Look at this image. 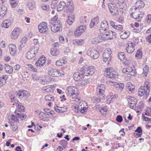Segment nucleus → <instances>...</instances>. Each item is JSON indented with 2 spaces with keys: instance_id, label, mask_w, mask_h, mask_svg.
<instances>
[{
  "instance_id": "obj_18",
  "label": "nucleus",
  "mask_w": 151,
  "mask_h": 151,
  "mask_svg": "<svg viewBox=\"0 0 151 151\" xmlns=\"http://www.w3.org/2000/svg\"><path fill=\"white\" fill-rule=\"evenodd\" d=\"M45 61V57L42 56L38 59L36 62L35 64L37 67H41L44 65Z\"/></svg>"
},
{
  "instance_id": "obj_55",
  "label": "nucleus",
  "mask_w": 151,
  "mask_h": 151,
  "mask_svg": "<svg viewBox=\"0 0 151 151\" xmlns=\"http://www.w3.org/2000/svg\"><path fill=\"white\" fill-rule=\"evenodd\" d=\"M85 105L86 106H87V105L84 104V106H83V104H82V106H81L80 108V112L82 113H83L84 112L86 111H87L88 107H85Z\"/></svg>"
},
{
  "instance_id": "obj_40",
  "label": "nucleus",
  "mask_w": 151,
  "mask_h": 151,
  "mask_svg": "<svg viewBox=\"0 0 151 151\" xmlns=\"http://www.w3.org/2000/svg\"><path fill=\"white\" fill-rule=\"evenodd\" d=\"M27 40V38L26 37H24L22 38L19 42L20 47L21 48L23 47L26 43Z\"/></svg>"
},
{
  "instance_id": "obj_19",
  "label": "nucleus",
  "mask_w": 151,
  "mask_h": 151,
  "mask_svg": "<svg viewBox=\"0 0 151 151\" xmlns=\"http://www.w3.org/2000/svg\"><path fill=\"white\" fill-rule=\"evenodd\" d=\"M54 85H48L42 87L41 91L43 92H52L54 91Z\"/></svg>"
},
{
  "instance_id": "obj_3",
  "label": "nucleus",
  "mask_w": 151,
  "mask_h": 151,
  "mask_svg": "<svg viewBox=\"0 0 151 151\" xmlns=\"http://www.w3.org/2000/svg\"><path fill=\"white\" fill-rule=\"evenodd\" d=\"M108 7L110 13L113 16H117L119 14L118 4L115 3H109Z\"/></svg>"
},
{
  "instance_id": "obj_11",
  "label": "nucleus",
  "mask_w": 151,
  "mask_h": 151,
  "mask_svg": "<svg viewBox=\"0 0 151 151\" xmlns=\"http://www.w3.org/2000/svg\"><path fill=\"white\" fill-rule=\"evenodd\" d=\"M149 92L150 90H146L143 86H141L139 89L138 94L140 96H143L146 98L149 95Z\"/></svg>"
},
{
  "instance_id": "obj_17",
  "label": "nucleus",
  "mask_w": 151,
  "mask_h": 151,
  "mask_svg": "<svg viewBox=\"0 0 151 151\" xmlns=\"http://www.w3.org/2000/svg\"><path fill=\"white\" fill-rule=\"evenodd\" d=\"M9 52L13 56L17 54V49L16 45L14 44H9L8 45Z\"/></svg>"
},
{
  "instance_id": "obj_30",
  "label": "nucleus",
  "mask_w": 151,
  "mask_h": 151,
  "mask_svg": "<svg viewBox=\"0 0 151 151\" xmlns=\"http://www.w3.org/2000/svg\"><path fill=\"white\" fill-rule=\"evenodd\" d=\"M134 135L136 137H141L142 132V130L140 127H138L135 131Z\"/></svg>"
},
{
  "instance_id": "obj_51",
  "label": "nucleus",
  "mask_w": 151,
  "mask_h": 151,
  "mask_svg": "<svg viewBox=\"0 0 151 151\" xmlns=\"http://www.w3.org/2000/svg\"><path fill=\"white\" fill-rule=\"evenodd\" d=\"M129 36V35L126 32H123L122 31L121 33L120 37L122 39H126Z\"/></svg>"
},
{
  "instance_id": "obj_37",
  "label": "nucleus",
  "mask_w": 151,
  "mask_h": 151,
  "mask_svg": "<svg viewBox=\"0 0 151 151\" xmlns=\"http://www.w3.org/2000/svg\"><path fill=\"white\" fill-rule=\"evenodd\" d=\"M84 43V40L83 39H76L73 41V44L76 45H81Z\"/></svg>"
},
{
  "instance_id": "obj_24",
  "label": "nucleus",
  "mask_w": 151,
  "mask_h": 151,
  "mask_svg": "<svg viewBox=\"0 0 151 151\" xmlns=\"http://www.w3.org/2000/svg\"><path fill=\"white\" fill-rule=\"evenodd\" d=\"M82 104L83 106H84V104L86 105V103L83 101H81L78 104V106L76 104H74L73 106V108L74 109V110L76 113H78L80 110L81 106H82Z\"/></svg>"
},
{
  "instance_id": "obj_35",
  "label": "nucleus",
  "mask_w": 151,
  "mask_h": 151,
  "mask_svg": "<svg viewBox=\"0 0 151 151\" xmlns=\"http://www.w3.org/2000/svg\"><path fill=\"white\" fill-rule=\"evenodd\" d=\"M7 8L6 6H3L1 9L0 7V17H3L6 13Z\"/></svg>"
},
{
  "instance_id": "obj_1",
  "label": "nucleus",
  "mask_w": 151,
  "mask_h": 151,
  "mask_svg": "<svg viewBox=\"0 0 151 151\" xmlns=\"http://www.w3.org/2000/svg\"><path fill=\"white\" fill-rule=\"evenodd\" d=\"M70 1H68L69 3ZM65 2L64 1H60L58 5L57 9L58 11H61L64 9V11L65 12L68 11L72 12L73 10V2L70 1V3L69 5H68L67 3V6H65Z\"/></svg>"
},
{
  "instance_id": "obj_16",
  "label": "nucleus",
  "mask_w": 151,
  "mask_h": 151,
  "mask_svg": "<svg viewBox=\"0 0 151 151\" xmlns=\"http://www.w3.org/2000/svg\"><path fill=\"white\" fill-rule=\"evenodd\" d=\"M17 102H15V103L13 104V105H15L16 106L17 109L15 111L16 113H17L18 112H22L24 111V110L25 109L24 107L22 106L21 103H20L19 101H17Z\"/></svg>"
},
{
  "instance_id": "obj_61",
  "label": "nucleus",
  "mask_w": 151,
  "mask_h": 151,
  "mask_svg": "<svg viewBox=\"0 0 151 151\" xmlns=\"http://www.w3.org/2000/svg\"><path fill=\"white\" fill-rule=\"evenodd\" d=\"M118 56L121 60H123L125 57L124 53L122 52L118 54Z\"/></svg>"
},
{
  "instance_id": "obj_7",
  "label": "nucleus",
  "mask_w": 151,
  "mask_h": 151,
  "mask_svg": "<svg viewBox=\"0 0 151 151\" xmlns=\"http://www.w3.org/2000/svg\"><path fill=\"white\" fill-rule=\"evenodd\" d=\"M86 29V26L85 25H80L76 28L74 32V35L75 36H80Z\"/></svg>"
},
{
  "instance_id": "obj_34",
  "label": "nucleus",
  "mask_w": 151,
  "mask_h": 151,
  "mask_svg": "<svg viewBox=\"0 0 151 151\" xmlns=\"http://www.w3.org/2000/svg\"><path fill=\"white\" fill-rule=\"evenodd\" d=\"M55 109L56 112H64L66 111V108L64 107H60L56 106L55 107Z\"/></svg>"
},
{
  "instance_id": "obj_50",
  "label": "nucleus",
  "mask_w": 151,
  "mask_h": 151,
  "mask_svg": "<svg viewBox=\"0 0 151 151\" xmlns=\"http://www.w3.org/2000/svg\"><path fill=\"white\" fill-rule=\"evenodd\" d=\"M145 110V115L147 116H151V108L149 107H146Z\"/></svg>"
},
{
  "instance_id": "obj_28",
  "label": "nucleus",
  "mask_w": 151,
  "mask_h": 151,
  "mask_svg": "<svg viewBox=\"0 0 151 151\" xmlns=\"http://www.w3.org/2000/svg\"><path fill=\"white\" fill-rule=\"evenodd\" d=\"M145 6V4L144 2L140 0L137 1L135 3V5L134 6L136 7V8H138V9L139 8H143Z\"/></svg>"
},
{
  "instance_id": "obj_23",
  "label": "nucleus",
  "mask_w": 151,
  "mask_h": 151,
  "mask_svg": "<svg viewBox=\"0 0 151 151\" xmlns=\"http://www.w3.org/2000/svg\"><path fill=\"white\" fill-rule=\"evenodd\" d=\"M113 34V31L109 30L108 29V31H107L103 35L105 37V40H108V39L110 40L113 38L112 35Z\"/></svg>"
},
{
  "instance_id": "obj_22",
  "label": "nucleus",
  "mask_w": 151,
  "mask_h": 151,
  "mask_svg": "<svg viewBox=\"0 0 151 151\" xmlns=\"http://www.w3.org/2000/svg\"><path fill=\"white\" fill-rule=\"evenodd\" d=\"M105 37L102 35H99L97 37H96L93 39L92 42L93 44H96L103 41H105Z\"/></svg>"
},
{
  "instance_id": "obj_62",
  "label": "nucleus",
  "mask_w": 151,
  "mask_h": 151,
  "mask_svg": "<svg viewBox=\"0 0 151 151\" xmlns=\"http://www.w3.org/2000/svg\"><path fill=\"white\" fill-rule=\"evenodd\" d=\"M124 87V85L123 83H117L116 86V88H119V89L122 91Z\"/></svg>"
},
{
  "instance_id": "obj_13",
  "label": "nucleus",
  "mask_w": 151,
  "mask_h": 151,
  "mask_svg": "<svg viewBox=\"0 0 151 151\" xmlns=\"http://www.w3.org/2000/svg\"><path fill=\"white\" fill-rule=\"evenodd\" d=\"M109 26L107 22L106 21H103L101 23V27L99 28L100 32L104 34L106 31L109 29Z\"/></svg>"
},
{
  "instance_id": "obj_38",
  "label": "nucleus",
  "mask_w": 151,
  "mask_h": 151,
  "mask_svg": "<svg viewBox=\"0 0 151 151\" xmlns=\"http://www.w3.org/2000/svg\"><path fill=\"white\" fill-rule=\"evenodd\" d=\"M126 89L127 90L132 91L134 88V86L130 82H128L127 83L126 85Z\"/></svg>"
},
{
  "instance_id": "obj_57",
  "label": "nucleus",
  "mask_w": 151,
  "mask_h": 151,
  "mask_svg": "<svg viewBox=\"0 0 151 151\" xmlns=\"http://www.w3.org/2000/svg\"><path fill=\"white\" fill-rule=\"evenodd\" d=\"M17 115L18 116L19 118L21 119L22 120L26 118V115L24 114L20 113H16Z\"/></svg>"
},
{
  "instance_id": "obj_59",
  "label": "nucleus",
  "mask_w": 151,
  "mask_h": 151,
  "mask_svg": "<svg viewBox=\"0 0 151 151\" xmlns=\"http://www.w3.org/2000/svg\"><path fill=\"white\" fill-rule=\"evenodd\" d=\"M131 67H128L126 68H123L122 70V73H124L129 74L130 70H131Z\"/></svg>"
},
{
  "instance_id": "obj_60",
  "label": "nucleus",
  "mask_w": 151,
  "mask_h": 151,
  "mask_svg": "<svg viewBox=\"0 0 151 151\" xmlns=\"http://www.w3.org/2000/svg\"><path fill=\"white\" fill-rule=\"evenodd\" d=\"M58 17L57 16H55L52 19L51 21V24H54L57 23V22H60L59 20H57Z\"/></svg>"
},
{
  "instance_id": "obj_14",
  "label": "nucleus",
  "mask_w": 151,
  "mask_h": 151,
  "mask_svg": "<svg viewBox=\"0 0 151 151\" xmlns=\"http://www.w3.org/2000/svg\"><path fill=\"white\" fill-rule=\"evenodd\" d=\"M95 71V69L94 66L88 67L86 70L84 71L83 75L86 76H91L93 75Z\"/></svg>"
},
{
  "instance_id": "obj_52",
  "label": "nucleus",
  "mask_w": 151,
  "mask_h": 151,
  "mask_svg": "<svg viewBox=\"0 0 151 151\" xmlns=\"http://www.w3.org/2000/svg\"><path fill=\"white\" fill-rule=\"evenodd\" d=\"M33 43L34 45L32 46L31 47H37L38 48V50H39V45L38 43V40L37 39H34L33 40Z\"/></svg>"
},
{
  "instance_id": "obj_15",
  "label": "nucleus",
  "mask_w": 151,
  "mask_h": 151,
  "mask_svg": "<svg viewBox=\"0 0 151 151\" xmlns=\"http://www.w3.org/2000/svg\"><path fill=\"white\" fill-rule=\"evenodd\" d=\"M39 30L41 33H44L48 30V28L47 23L43 22L39 24L38 26Z\"/></svg>"
},
{
  "instance_id": "obj_39",
  "label": "nucleus",
  "mask_w": 151,
  "mask_h": 151,
  "mask_svg": "<svg viewBox=\"0 0 151 151\" xmlns=\"http://www.w3.org/2000/svg\"><path fill=\"white\" fill-rule=\"evenodd\" d=\"M89 83V81L88 79H83L82 80H80L78 82V85L80 86H85L87 85Z\"/></svg>"
},
{
  "instance_id": "obj_4",
  "label": "nucleus",
  "mask_w": 151,
  "mask_h": 151,
  "mask_svg": "<svg viewBox=\"0 0 151 151\" xmlns=\"http://www.w3.org/2000/svg\"><path fill=\"white\" fill-rule=\"evenodd\" d=\"M38 51L37 47H31L26 55V57L28 59H32L36 55Z\"/></svg>"
},
{
  "instance_id": "obj_10",
  "label": "nucleus",
  "mask_w": 151,
  "mask_h": 151,
  "mask_svg": "<svg viewBox=\"0 0 151 151\" xmlns=\"http://www.w3.org/2000/svg\"><path fill=\"white\" fill-rule=\"evenodd\" d=\"M106 89L105 85L103 84H99L96 88V91L98 93L100 94L101 96V97L104 99L105 98L104 95L105 90Z\"/></svg>"
},
{
  "instance_id": "obj_21",
  "label": "nucleus",
  "mask_w": 151,
  "mask_h": 151,
  "mask_svg": "<svg viewBox=\"0 0 151 151\" xmlns=\"http://www.w3.org/2000/svg\"><path fill=\"white\" fill-rule=\"evenodd\" d=\"M77 89L76 88L73 86H69L67 87V91L68 95H71L72 94L77 93Z\"/></svg>"
},
{
  "instance_id": "obj_31",
  "label": "nucleus",
  "mask_w": 151,
  "mask_h": 151,
  "mask_svg": "<svg viewBox=\"0 0 151 151\" xmlns=\"http://www.w3.org/2000/svg\"><path fill=\"white\" fill-rule=\"evenodd\" d=\"M5 69L6 72L12 74L13 73V68L7 64H5Z\"/></svg>"
},
{
  "instance_id": "obj_27",
  "label": "nucleus",
  "mask_w": 151,
  "mask_h": 151,
  "mask_svg": "<svg viewBox=\"0 0 151 151\" xmlns=\"http://www.w3.org/2000/svg\"><path fill=\"white\" fill-rule=\"evenodd\" d=\"M70 96V99L72 101H75L78 102L80 100V97L78 96V94L76 93L72 94L71 95H69Z\"/></svg>"
},
{
  "instance_id": "obj_12",
  "label": "nucleus",
  "mask_w": 151,
  "mask_h": 151,
  "mask_svg": "<svg viewBox=\"0 0 151 151\" xmlns=\"http://www.w3.org/2000/svg\"><path fill=\"white\" fill-rule=\"evenodd\" d=\"M51 29L52 31L56 32L62 30V24L59 22H57L56 24H51Z\"/></svg>"
},
{
  "instance_id": "obj_48",
  "label": "nucleus",
  "mask_w": 151,
  "mask_h": 151,
  "mask_svg": "<svg viewBox=\"0 0 151 151\" xmlns=\"http://www.w3.org/2000/svg\"><path fill=\"white\" fill-rule=\"evenodd\" d=\"M18 3L17 0H10V4L12 8H15L17 5Z\"/></svg>"
},
{
  "instance_id": "obj_63",
  "label": "nucleus",
  "mask_w": 151,
  "mask_h": 151,
  "mask_svg": "<svg viewBox=\"0 0 151 151\" xmlns=\"http://www.w3.org/2000/svg\"><path fill=\"white\" fill-rule=\"evenodd\" d=\"M40 113L42 114V117H41L42 120L44 121H47L48 119V117L46 116V115L43 112H42V113Z\"/></svg>"
},
{
  "instance_id": "obj_47",
  "label": "nucleus",
  "mask_w": 151,
  "mask_h": 151,
  "mask_svg": "<svg viewBox=\"0 0 151 151\" xmlns=\"http://www.w3.org/2000/svg\"><path fill=\"white\" fill-rule=\"evenodd\" d=\"M54 97L52 95H46L45 97V99L46 101H52L54 100Z\"/></svg>"
},
{
  "instance_id": "obj_53",
  "label": "nucleus",
  "mask_w": 151,
  "mask_h": 151,
  "mask_svg": "<svg viewBox=\"0 0 151 151\" xmlns=\"http://www.w3.org/2000/svg\"><path fill=\"white\" fill-rule=\"evenodd\" d=\"M60 144L63 146L64 148H65L67 145L68 142L65 140L63 139L60 142Z\"/></svg>"
},
{
  "instance_id": "obj_43",
  "label": "nucleus",
  "mask_w": 151,
  "mask_h": 151,
  "mask_svg": "<svg viewBox=\"0 0 151 151\" xmlns=\"http://www.w3.org/2000/svg\"><path fill=\"white\" fill-rule=\"evenodd\" d=\"M80 76H81V73L77 72L75 73L73 75V78L75 81H78L80 80Z\"/></svg>"
},
{
  "instance_id": "obj_20",
  "label": "nucleus",
  "mask_w": 151,
  "mask_h": 151,
  "mask_svg": "<svg viewBox=\"0 0 151 151\" xmlns=\"http://www.w3.org/2000/svg\"><path fill=\"white\" fill-rule=\"evenodd\" d=\"M135 49V47L130 42H129L126 44V50L129 53H132L134 52Z\"/></svg>"
},
{
  "instance_id": "obj_44",
  "label": "nucleus",
  "mask_w": 151,
  "mask_h": 151,
  "mask_svg": "<svg viewBox=\"0 0 151 151\" xmlns=\"http://www.w3.org/2000/svg\"><path fill=\"white\" fill-rule=\"evenodd\" d=\"M143 72L142 75L145 76H146L148 74L149 67L147 65H146L143 68Z\"/></svg>"
},
{
  "instance_id": "obj_58",
  "label": "nucleus",
  "mask_w": 151,
  "mask_h": 151,
  "mask_svg": "<svg viewBox=\"0 0 151 151\" xmlns=\"http://www.w3.org/2000/svg\"><path fill=\"white\" fill-rule=\"evenodd\" d=\"M87 17L86 16L81 17L80 19V22L81 24H84L87 22Z\"/></svg>"
},
{
  "instance_id": "obj_45",
  "label": "nucleus",
  "mask_w": 151,
  "mask_h": 151,
  "mask_svg": "<svg viewBox=\"0 0 151 151\" xmlns=\"http://www.w3.org/2000/svg\"><path fill=\"white\" fill-rule=\"evenodd\" d=\"M118 4L120 8L121 9H123L127 7L126 4L123 2V0H120V1H119Z\"/></svg>"
},
{
  "instance_id": "obj_36",
  "label": "nucleus",
  "mask_w": 151,
  "mask_h": 151,
  "mask_svg": "<svg viewBox=\"0 0 151 151\" xmlns=\"http://www.w3.org/2000/svg\"><path fill=\"white\" fill-rule=\"evenodd\" d=\"M111 53V51L110 48H107L106 49L103 54V56H106L108 58H110Z\"/></svg>"
},
{
  "instance_id": "obj_5",
  "label": "nucleus",
  "mask_w": 151,
  "mask_h": 151,
  "mask_svg": "<svg viewBox=\"0 0 151 151\" xmlns=\"http://www.w3.org/2000/svg\"><path fill=\"white\" fill-rule=\"evenodd\" d=\"M48 74L50 76L53 77H58L63 75L64 72L61 70H58L55 69H52L49 70L48 71Z\"/></svg>"
},
{
  "instance_id": "obj_25",
  "label": "nucleus",
  "mask_w": 151,
  "mask_h": 151,
  "mask_svg": "<svg viewBox=\"0 0 151 151\" xmlns=\"http://www.w3.org/2000/svg\"><path fill=\"white\" fill-rule=\"evenodd\" d=\"M13 20L12 19H8L4 20L2 23V26L4 28H7L11 25Z\"/></svg>"
},
{
  "instance_id": "obj_2",
  "label": "nucleus",
  "mask_w": 151,
  "mask_h": 151,
  "mask_svg": "<svg viewBox=\"0 0 151 151\" xmlns=\"http://www.w3.org/2000/svg\"><path fill=\"white\" fill-rule=\"evenodd\" d=\"M131 9L130 15L132 17L138 21H140L144 16V12H141L139 10V9L136 8L135 6H132Z\"/></svg>"
},
{
  "instance_id": "obj_56",
  "label": "nucleus",
  "mask_w": 151,
  "mask_h": 151,
  "mask_svg": "<svg viewBox=\"0 0 151 151\" xmlns=\"http://www.w3.org/2000/svg\"><path fill=\"white\" fill-rule=\"evenodd\" d=\"M107 84L109 86H114L116 88L117 83L115 82L110 80H108L106 82Z\"/></svg>"
},
{
  "instance_id": "obj_49",
  "label": "nucleus",
  "mask_w": 151,
  "mask_h": 151,
  "mask_svg": "<svg viewBox=\"0 0 151 151\" xmlns=\"http://www.w3.org/2000/svg\"><path fill=\"white\" fill-rule=\"evenodd\" d=\"M142 52L139 50H138L135 54L136 58L137 59H140L142 58Z\"/></svg>"
},
{
  "instance_id": "obj_29",
  "label": "nucleus",
  "mask_w": 151,
  "mask_h": 151,
  "mask_svg": "<svg viewBox=\"0 0 151 151\" xmlns=\"http://www.w3.org/2000/svg\"><path fill=\"white\" fill-rule=\"evenodd\" d=\"M18 120L17 116H16L14 114H12L10 116V118H9V122L11 126H12L15 122Z\"/></svg>"
},
{
  "instance_id": "obj_6",
  "label": "nucleus",
  "mask_w": 151,
  "mask_h": 151,
  "mask_svg": "<svg viewBox=\"0 0 151 151\" xmlns=\"http://www.w3.org/2000/svg\"><path fill=\"white\" fill-rule=\"evenodd\" d=\"M22 31L20 28L17 27L14 29L10 34L11 38L13 40L17 39Z\"/></svg>"
},
{
  "instance_id": "obj_33",
  "label": "nucleus",
  "mask_w": 151,
  "mask_h": 151,
  "mask_svg": "<svg viewBox=\"0 0 151 151\" xmlns=\"http://www.w3.org/2000/svg\"><path fill=\"white\" fill-rule=\"evenodd\" d=\"M27 6L30 10H32L35 6V3L34 1H31L27 3Z\"/></svg>"
},
{
  "instance_id": "obj_32",
  "label": "nucleus",
  "mask_w": 151,
  "mask_h": 151,
  "mask_svg": "<svg viewBox=\"0 0 151 151\" xmlns=\"http://www.w3.org/2000/svg\"><path fill=\"white\" fill-rule=\"evenodd\" d=\"M67 61L66 59H63L58 60L56 63V65L58 66H61L64 64H66Z\"/></svg>"
},
{
  "instance_id": "obj_46",
  "label": "nucleus",
  "mask_w": 151,
  "mask_h": 151,
  "mask_svg": "<svg viewBox=\"0 0 151 151\" xmlns=\"http://www.w3.org/2000/svg\"><path fill=\"white\" fill-rule=\"evenodd\" d=\"M50 53L53 56H56L59 53V52L56 48H54L51 49Z\"/></svg>"
},
{
  "instance_id": "obj_26",
  "label": "nucleus",
  "mask_w": 151,
  "mask_h": 151,
  "mask_svg": "<svg viewBox=\"0 0 151 151\" xmlns=\"http://www.w3.org/2000/svg\"><path fill=\"white\" fill-rule=\"evenodd\" d=\"M8 78V76L7 75H3L0 76V87L5 84Z\"/></svg>"
},
{
  "instance_id": "obj_42",
  "label": "nucleus",
  "mask_w": 151,
  "mask_h": 151,
  "mask_svg": "<svg viewBox=\"0 0 151 151\" xmlns=\"http://www.w3.org/2000/svg\"><path fill=\"white\" fill-rule=\"evenodd\" d=\"M74 16L72 15L68 16L67 21L68 24L70 25H71L74 22Z\"/></svg>"
},
{
  "instance_id": "obj_41",
  "label": "nucleus",
  "mask_w": 151,
  "mask_h": 151,
  "mask_svg": "<svg viewBox=\"0 0 151 151\" xmlns=\"http://www.w3.org/2000/svg\"><path fill=\"white\" fill-rule=\"evenodd\" d=\"M127 98L129 104L133 103L136 104L137 100L135 98L130 96H128Z\"/></svg>"
},
{
  "instance_id": "obj_8",
  "label": "nucleus",
  "mask_w": 151,
  "mask_h": 151,
  "mask_svg": "<svg viewBox=\"0 0 151 151\" xmlns=\"http://www.w3.org/2000/svg\"><path fill=\"white\" fill-rule=\"evenodd\" d=\"M86 54L94 59H97L99 55V52L93 48H89Z\"/></svg>"
},
{
  "instance_id": "obj_64",
  "label": "nucleus",
  "mask_w": 151,
  "mask_h": 151,
  "mask_svg": "<svg viewBox=\"0 0 151 151\" xmlns=\"http://www.w3.org/2000/svg\"><path fill=\"white\" fill-rule=\"evenodd\" d=\"M92 23H93L95 25L97 24L99 22V18L98 17H96L93 18L91 21Z\"/></svg>"
},
{
  "instance_id": "obj_54",
  "label": "nucleus",
  "mask_w": 151,
  "mask_h": 151,
  "mask_svg": "<svg viewBox=\"0 0 151 151\" xmlns=\"http://www.w3.org/2000/svg\"><path fill=\"white\" fill-rule=\"evenodd\" d=\"M47 77H43L41 79H40V83L42 84L45 85L47 84V83L48 82L47 80Z\"/></svg>"
},
{
  "instance_id": "obj_9",
  "label": "nucleus",
  "mask_w": 151,
  "mask_h": 151,
  "mask_svg": "<svg viewBox=\"0 0 151 151\" xmlns=\"http://www.w3.org/2000/svg\"><path fill=\"white\" fill-rule=\"evenodd\" d=\"M105 72L107 73V76L109 78H116L118 75V73L116 72L113 71L112 68H108L106 70Z\"/></svg>"
}]
</instances>
